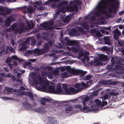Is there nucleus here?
Listing matches in <instances>:
<instances>
[{
	"label": "nucleus",
	"mask_w": 124,
	"mask_h": 124,
	"mask_svg": "<svg viewBox=\"0 0 124 124\" xmlns=\"http://www.w3.org/2000/svg\"><path fill=\"white\" fill-rule=\"evenodd\" d=\"M119 0H101L95 8L88 16H111L110 14L116 13L119 8Z\"/></svg>",
	"instance_id": "obj_1"
},
{
	"label": "nucleus",
	"mask_w": 124,
	"mask_h": 124,
	"mask_svg": "<svg viewBox=\"0 0 124 124\" xmlns=\"http://www.w3.org/2000/svg\"><path fill=\"white\" fill-rule=\"evenodd\" d=\"M79 3L78 1L75 0L71 2L70 4L71 6H68L66 7L63 6V5H66L67 4V1H63L59 4L57 5V7L59 9L60 8V10L58 9L57 11L55 12V13L58 14L61 12L62 14L65 13L66 12V10L68 12H72L75 11L77 12L78 10V6Z\"/></svg>",
	"instance_id": "obj_2"
},
{
	"label": "nucleus",
	"mask_w": 124,
	"mask_h": 124,
	"mask_svg": "<svg viewBox=\"0 0 124 124\" xmlns=\"http://www.w3.org/2000/svg\"><path fill=\"white\" fill-rule=\"evenodd\" d=\"M36 7L35 5H34L33 7L30 6L28 8L25 7L22 8H21L24 14L28 13L30 14H31L35 11Z\"/></svg>",
	"instance_id": "obj_3"
},
{
	"label": "nucleus",
	"mask_w": 124,
	"mask_h": 124,
	"mask_svg": "<svg viewBox=\"0 0 124 124\" xmlns=\"http://www.w3.org/2000/svg\"><path fill=\"white\" fill-rule=\"evenodd\" d=\"M120 65H124V64H122V62L120 61H117L116 63L114 70H120L121 71V72L124 73V68Z\"/></svg>",
	"instance_id": "obj_4"
},
{
	"label": "nucleus",
	"mask_w": 124,
	"mask_h": 124,
	"mask_svg": "<svg viewBox=\"0 0 124 124\" xmlns=\"http://www.w3.org/2000/svg\"><path fill=\"white\" fill-rule=\"evenodd\" d=\"M12 11L11 9L0 7V13L3 15H8Z\"/></svg>",
	"instance_id": "obj_5"
},
{
	"label": "nucleus",
	"mask_w": 124,
	"mask_h": 124,
	"mask_svg": "<svg viewBox=\"0 0 124 124\" xmlns=\"http://www.w3.org/2000/svg\"><path fill=\"white\" fill-rule=\"evenodd\" d=\"M13 16H9L7 17L5 24V25L6 26H9L11 22H13L15 21Z\"/></svg>",
	"instance_id": "obj_6"
},
{
	"label": "nucleus",
	"mask_w": 124,
	"mask_h": 124,
	"mask_svg": "<svg viewBox=\"0 0 124 124\" xmlns=\"http://www.w3.org/2000/svg\"><path fill=\"white\" fill-rule=\"evenodd\" d=\"M73 72H75L74 75H79L83 76H84L86 73V71H84L82 70H72Z\"/></svg>",
	"instance_id": "obj_7"
},
{
	"label": "nucleus",
	"mask_w": 124,
	"mask_h": 124,
	"mask_svg": "<svg viewBox=\"0 0 124 124\" xmlns=\"http://www.w3.org/2000/svg\"><path fill=\"white\" fill-rule=\"evenodd\" d=\"M72 110V107L70 105L67 106L65 108L66 113L69 116H70L73 114Z\"/></svg>",
	"instance_id": "obj_8"
},
{
	"label": "nucleus",
	"mask_w": 124,
	"mask_h": 124,
	"mask_svg": "<svg viewBox=\"0 0 124 124\" xmlns=\"http://www.w3.org/2000/svg\"><path fill=\"white\" fill-rule=\"evenodd\" d=\"M70 89L68 88L65 90V92L68 95H70L71 93H75V92H77L78 90V89L76 90L75 88L73 87H70Z\"/></svg>",
	"instance_id": "obj_9"
},
{
	"label": "nucleus",
	"mask_w": 124,
	"mask_h": 124,
	"mask_svg": "<svg viewBox=\"0 0 124 124\" xmlns=\"http://www.w3.org/2000/svg\"><path fill=\"white\" fill-rule=\"evenodd\" d=\"M48 120L49 124H58L57 120L54 117H48Z\"/></svg>",
	"instance_id": "obj_10"
},
{
	"label": "nucleus",
	"mask_w": 124,
	"mask_h": 124,
	"mask_svg": "<svg viewBox=\"0 0 124 124\" xmlns=\"http://www.w3.org/2000/svg\"><path fill=\"white\" fill-rule=\"evenodd\" d=\"M47 22H45L40 24V26L42 28H44L46 30H49L52 29L53 28V27L48 26Z\"/></svg>",
	"instance_id": "obj_11"
},
{
	"label": "nucleus",
	"mask_w": 124,
	"mask_h": 124,
	"mask_svg": "<svg viewBox=\"0 0 124 124\" xmlns=\"http://www.w3.org/2000/svg\"><path fill=\"white\" fill-rule=\"evenodd\" d=\"M60 18L63 23H69L70 21V18L72 16H66L65 17V16H60Z\"/></svg>",
	"instance_id": "obj_12"
},
{
	"label": "nucleus",
	"mask_w": 124,
	"mask_h": 124,
	"mask_svg": "<svg viewBox=\"0 0 124 124\" xmlns=\"http://www.w3.org/2000/svg\"><path fill=\"white\" fill-rule=\"evenodd\" d=\"M49 48V45H47V44L45 43L44 46L41 49V52L43 54L45 53L48 51Z\"/></svg>",
	"instance_id": "obj_13"
},
{
	"label": "nucleus",
	"mask_w": 124,
	"mask_h": 124,
	"mask_svg": "<svg viewBox=\"0 0 124 124\" xmlns=\"http://www.w3.org/2000/svg\"><path fill=\"white\" fill-rule=\"evenodd\" d=\"M17 24L15 23L12 24L11 26V29L12 31H13L15 34H16L18 33V29L17 28H16L17 27Z\"/></svg>",
	"instance_id": "obj_14"
},
{
	"label": "nucleus",
	"mask_w": 124,
	"mask_h": 124,
	"mask_svg": "<svg viewBox=\"0 0 124 124\" xmlns=\"http://www.w3.org/2000/svg\"><path fill=\"white\" fill-rule=\"evenodd\" d=\"M56 90L55 91V94H63V91L60 85H58L56 87Z\"/></svg>",
	"instance_id": "obj_15"
},
{
	"label": "nucleus",
	"mask_w": 124,
	"mask_h": 124,
	"mask_svg": "<svg viewBox=\"0 0 124 124\" xmlns=\"http://www.w3.org/2000/svg\"><path fill=\"white\" fill-rule=\"evenodd\" d=\"M20 25H21V26H19V29H18V32L19 34L23 32L24 29L25 30L27 29V28L25 27L23 24L22 23L20 24Z\"/></svg>",
	"instance_id": "obj_16"
},
{
	"label": "nucleus",
	"mask_w": 124,
	"mask_h": 124,
	"mask_svg": "<svg viewBox=\"0 0 124 124\" xmlns=\"http://www.w3.org/2000/svg\"><path fill=\"white\" fill-rule=\"evenodd\" d=\"M90 99V98L88 97H85L83 100L82 101V103L83 105H85V104L89 105L90 103L88 101Z\"/></svg>",
	"instance_id": "obj_17"
},
{
	"label": "nucleus",
	"mask_w": 124,
	"mask_h": 124,
	"mask_svg": "<svg viewBox=\"0 0 124 124\" xmlns=\"http://www.w3.org/2000/svg\"><path fill=\"white\" fill-rule=\"evenodd\" d=\"M103 39L105 44L109 45H111V44L110 42V39L108 37L105 36L103 37Z\"/></svg>",
	"instance_id": "obj_18"
},
{
	"label": "nucleus",
	"mask_w": 124,
	"mask_h": 124,
	"mask_svg": "<svg viewBox=\"0 0 124 124\" xmlns=\"http://www.w3.org/2000/svg\"><path fill=\"white\" fill-rule=\"evenodd\" d=\"M81 86L80 84L79 83H77L75 85V87L77 88H78L77 89H75V90H77L78 89V91H77V92H75V93H78L79 92L81 91H82V90L83 89V88L82 87H80Z\"/></svg>",
	"instance_id": "obj_19"
},
{
	"label": "nucleus",
	"mask_w": 124,
	"mask_h": 124,
	"mask_svg": "<svg viewBox=\"0 0 124 124\" xmlns=\"http://www.w3.org/2000/svg\"><path fill=\"white\" fill-rule=\"evenodd\" d=\"M89 105H87V104H85V105H84V107L82 108V111L84 113H86L90 111L89 110V107L87 106H89Z\"/></svg>",
	"instance_id": "obj_20"
},
{
	"label": "nucleus",
	"mask_w": 124,
	"mask_h": 124,
	"mask_svg": "<svg viewBox=\"0 0 124 124\" xmlns=\"http://www.w3.org/2000/svg\"><path fill=\"white\" fill-rule=\"evenodd\" d=\"M23 106L24 108L27 109L30 108L31 107L30 104L26 102H24L23 103Z\"/></svg>",
	"instance_id": "obj_21"
},
{
	"label": "nucleus",
	"mask_w": 124,
	"mask_h": 124,
	"mask_svg": "<svg viewBox=\"0 0 124 124\" xmlns=\"http://www.w3.org/2000/svg\"><path fill=\"white\" fill-rule=\"evenodd\" d=\"M81 25L83 27V28L87 30H88L89 29V26L88 24L86 22H84L81 23Z\"/></svg>",
	"instance_id": "obj_22"
},
{
	"label": "nucleus",
	"mask_w": 124,
	"mask_h": 124,
	"mask_svg": "<svg viewBox=\"0 0 124 124\" xmlns=\"http://www.w3.org/2000/svg\"><path fill=\"white\" fill-rule=\"evenodd\" d=\"M33 52L34 53H38V54L39 55H41L43 54L41 52V49H39L37 48L34 49Z\"/></svg>",
	"instance_id": "obj_23"
},
{
	"label": "nucleus",
	"mask_w": 124,
	"mask_h": 124,
	"mask_svg": "<svg viewBox=\"0 0 124 124\" xmlns=\"http://www.w3.org/2000/svg\"><path fill=\"white\" fill-rule=\"evenodd\" d=\"M66 69L69 72L74 75L75 72H73L72 70H75V69L74 68L71 69V67L70 66H66Z\"/></svg>",
	"instance_id": "obj_24"
},
{
	"label": "nucleus",
	"mask_w": 124,
	"mask_h": 124,
	"mask_svg": "<svg viewBox=\"0 0 124 124\" xmlns=\"http://www.w3.org/2000/svg\"><path fill=\"white\" fill-rule=\"evenodd\" d=\"M48 90L51 93H55V89L54 87L52 85L49 86L48 87Z\"/></svg>",
	"instance_id": "obj_25"
},
{
	"label": "nucleus",
	"mask_w": 124,
	"mask_h": 124,
	"mask_svg": "<svg viewBox=\"0 0 124 124\" xmlns=\"http://www.w3.org/2000/svg\"><path fill=\"white\" fill-rule=\"evenodd\" d=\"M113 33L114 35H118L119 36L121 34V32L118 30V28L115 29L113 31Z\"/></svg>",
	"instance_id": "obj_26"
},
{
	"label": "nucleus",
	"mask_w": 124,
	"mask_h": 124,
	"mask_svg": "<svg viewBox=\"0 0 124 124\" xmlns=\"http://www.w3.org/2000/svg\"><path fill=\"white\" fill-rule=\"evenodd\" d=\"M68 44L69 46L76 45L77 44V43L76 41L70 40Z\"/></svg>",
	"instance_id": "obj_27"
},
{
	"label": "nucleus",
	"mask_w": 124,
	"mask_h": 124,
	"mask_svg": "<svg viewBox=\"0 0 124 124\" xmlns=\"http://www.w3.org/2000/svg\"><path fill=\"white\" fill-rule=\"evenodd\" d=\"M99 57L101 60L103 61H105L107 60V57L103 54L100 55L99 56Z\"/></svg>",
	"instance_id": "obj_28"
},
{
	"label": "nucleus",
	"mask_w": 124,
	"mask_h": 124,
	"mask_svg": "<svg viewBox=\"0 0 124 124\" xmlns=\"http://www.w3.org/2000/svg\"><path fill=\"white\" fill-rule=\"evenodd\" d=\"M8 50H9L10 51H11V52L13 53H14L15 52V50L11 46L9 47L8 46H6V53H7V51Z\"/></svg>",
	"instance_id": "obj_29"
},
{
	"label": "nucleus",
	"mask_w": 124,
	"mask_h": 124,
	"mask_svg": "<svg viewBox=\"0 0 124 124\" xmlns=\"http://www.w3.org/2000/svg\"><path fill=\"white\" fill-rule=\"evenodd\" d=\"M27 94L28 96L31 98V100L32 101H33L34 102V96L32 94V93L28 91L27 92Z\"/></svg>",
	"instance_id": "obj_30"
},
{
	"label": "nucleus",
	"mask_w": 124,
	"mask_h": 124,
	"mask_svg": "<svg viewBox=\"0 0 124 124\" xmlns=\"http://www.w3.org/2000/svg\"><path fill=\"white\" fill-rule=\"evenodd\" d=\"M92 95H91L92 96L91 97L93 98L98 95V91L97 90L93 91L92 93Z\"/></svg>",
	"instance_id": "obj_31"
},
{
	"label": "nucleus",
	"mask_w": 124,
	"mask_h": 124,
	"mask_svg": "<svg viewBox=\"0 0 124 124\" xmlns=\"http://www.w3.org/2000/svg\"><path fill=\"white\" fill-rule=\"evenodd\" d=\"M11 58L13 60H18L19 62H21L22 60L20 59L17 57L16 55H13L11 57Z\"/></svg>",
	"instance_id": "obj_32"
},
{
	"label": "nucleus",
	"mask_w": 124,
	"mask_h": 124,
	"mask_svg": "<svg viewBox=\"0 0 124 124\" xmlns=\"http://www.w3.org/2000/svg\"><path fill=\"white\" fill-rule=\"evenodd\" d=\"M95 102L96 104V105L98 106H100L101 105V102L98 99H96L95 101Z\"/></svg>",
	"instance_id": "obj_33"
},
{
	"label": "nucleus",
	"mask_w": 124,
	"mask_h": 124,
	"mask_svg": "<svg viewBox=\"0 0 124 124\" xmlns=\"http://www.w3.org/2000/svg\"><path fill=\"white\" fill-rule=\"evenodd\" d=\"M31 63L30 62H25L23 64V66L24 68H25L28 65H31Z\"/></svg>",
	"instance_id": "obj_34"
},
{
	"label": "nucleus",
	"mask_w": 124,
	"mask_h": 124,
	"mask_svg": "<svg viewBox=\"0 0 124 124\" xmlns=\"http://www.w3.org/2000/svg\"><path fill=\"white\" fill-rule=\"evenodd\" d=\"M36 77H35L33 78L32 79L35 84V85H37L39 83L38 81L36 79Z\"/></svg>",
	"instance_id": "obj_35"
},
{
	"label": "nucleus",
	"mask_w": 124,
	"mask_h": 124,
	"mask_svg": "<svg viewBox=\"0 0 124 124\" xmlns=\"http://www.w3.org/2000/svg\"><path fill=\"white\" fill-rule=\"evenodd\" d=\"M41 103L43 105H44L46 103V101L45 98H42L41 100Z\"/></svg>",
	"instance_id": "obj_36"
},
{
	"label": "nucleus",
	"mask_w": 124,
	"mask_h": 124,
	"mask_svg": "<svg viewBox=\"0 0 124 124\" xmlns=\"http://www.w3.org/2000/svg\"><path fill=\"white\" fill-rule=\"evenodd\" d=\"M75 108H78L81 111H82V106L80 105H75Z\"/></svg>",
	"instance_id": "obj_37"
},
{
	"label": "nucleus",
	"mask_w": 124,
	"mask_h": 124,
	"mask_svg": "<svg viewBox=\"0 0 124 124\" xmlns=\"http://www.w3.org/2000/svg\"><path fill=\"white\" fill-rule=\"evenodd\" d=\"M62 78H66L68 77V74L67 72H64L62 75Z\"/></svg>",
	"instance_id": "obj_38"
},
{
	"label": "nucleus",
	"mask_w": 124,
	"mask_h": 124,
	"mask_svg": "<svg viewBox=\"0 0 124 124\" xmlns=\"http://www.w3.org/2000/svg\"><path fill=\"white\" fill-rule=\"evenodd\" d=\"M48 72L44 71L41 72L42 76L43 77H45L47 76Z\"/></svg>",
	"instance_id": "obj_39"
},
{
	"label": "nucleus",
	"mask_w": 124,
	"mask_h": 124,
	"mask_svg": "<svg viewBox=\"0 0 124 124\" xmlns=\"http://www.w3.org/2000/svg\"><path fill=\"white\" fill-rule=\"evenodd\" d=\"M77 31V29L75 28H73L71 30V33H72L73 34L76 33Z\"/></svg>",
	"instance_id": "obj_40"
},
{
	"label": "nucleus",
	"mask_w": 124,
	"mask_h": 124,
	"mask_svg": "<svg viewBox=\"0 0 124 124\" xmlns=\"http://www.w3.org/2000/svg\"><path fill=\"white\" fill-rule=\"evenodd\" d=\"M112 65H108L107 66V68H108V70L109 71H111L113 70L112 67Z\"/></svg>",
	"instance_id": "obj_41"
},
{
	"label": "nucleus",
	"mask_w": 124,
	"mask_h": 124,
	"mask_svg": "<svg viewBox=\"0 0 124 124\" xmlns=\"http://www.w3.org/2000/svg\"><path fill=\"white\" fill-rule=\"evenodd\" d=\"M91 78V76L90 75H88L84 78V79L85 80H89Z\"/></svg>",
	"instance_id": "obj_42"
},
{
	"label": "nucleus",
	"mask_w": 124,
	"mask_h": 124,
	"mask_svg": "<svg viewBox=\"0 0 124 124\" xmlns=\"http://www.w3.org/2000/svg\"><path fill=\"white\" fill-rule=\"evenodd\" d=\"M27 24L29 28H33V23H32L31 24L29 23H27Z\"/></svg>",
	"instance_id": "obj_43"
},
{
	"label": "nucleus",
	"mask_w": 124,
	"mask_h": 124,
	"mask_svg": "<svg viewBox=\"0 0 124 124\" xmlns=\"http://www.w3.org/2000/svg\"><path fill=\"white\" fill-rule=\"evenodd\" d=\"M27 44V45L29 44L30 42V38L29 37H28L26 38L25 39V41H24Z\"/></svg>",
	"instance_id": "obj_44"
},
{
	"label": "nucleus",
	"mask_w": 124,
	"mask_h": 124,
	"mask_svg": "<svg viewBox=\"0 0 124 124\" xmlns=\"http://www.w3.org/2000/svg\"><path fill=\"white\" fill-rule=\"evenodd\" d=\"M27 48V46H22L20 48V50L21 51H24L26 50Z\"/></svg>",
	"instance_id": "obj_45"
},
{
	"label": "nucleus",
	"mask_w": 124,
	"mask_h": 124,
	"mask_svg": "<svg viewBox=\"0 0 124 124\" xmlns=\"http://www.w3.org/2000/svg\"><path fill=\"white\" fill-rule=\"evenodd\" d=\"M81 86L84 87H86L87 86V85L86 83H85L84 82H82V83H80Z\"/></svg>",
	"instance_id": "obj_46"
},
{
	"label": "nucleus",
	"mask_w": 124,
	"mask_h": 124,
	"mask_svg": "<svg viewBox=\"0 0 124 124\" xmlns=\"http://www.w3.org/2000/svg\"><path fill=\"white\" fill-rule=\"evenodd\" d=\"M47 23L48 26L49 27V26L52 25L54 23V22L53 21H49L47 22Z\"/></svg>",
	"instance_id": "obj_47"
},
{
	"label": "nucleus",
	"mask_w": 124,
	"mask_h": 124,
	"mask_svg": "<svg viewBox=\"0 0 124 124\" xmlns=\"http://www.w3.org/2000/svg\"><path fill=\"white\" fill-rule=\"evenodd\" d=\"M47 76L49 78L51 79H52L53 77V76L52 74L49 72H48Z\"/></svg>",
	"instance_id": "obj_48"
},
{
	"label": "nucleus",
	"mask_w": 124,
	"mask_h": 124,
	"mask_svg": "<svg viewBox=\"0 0 124 124\" xmlns=\"http://www.w3.org/2000/svg\"><path fill=\"white\" fill-rule=\"evenodd\" d=\"M31 43L32 45H34L36 43V40L34 39H32L31 40Z\"/></svg>",
	"instance_id": "obj_49"
},
{
	"label": "nucleus",
	"mask_w": 124,
	"mask_h": 124,
	"mask_svg": "<svg viewBox=\"0 0 124 124\" xmlns=\"http://www.w3.org/2000/svg\"><path fill=\"white\" fill-rule=\"evenodd\" d=\"M102 49L103 50L108 51V47L106 46H104L102 47Z\"/></svg>",
	"instance_id": "obj_50"
},
{
	"label": "nucleus",
	"mask_w": 124,
	"mask_h": 124,
	"mask_svg": "<svg viewBox=\"0 0 124 124\" xmlns=\"http://www.w3.org/2000/svg\"><path fill=\"white\" fill-rule=\"evenodd\" d=\"M78 30L79 31L81 32H83L84 31V29L80 27H78Z\"/></svg>",
	"instance_id": "obj_51"
},
{
	"label": "nucleus",
	"mask_w": 124,
	"mask_h": 124,
	"mask_svg": "<svg viewBox=\"0 0 124 124\" xmlns=\"http://www.w3.org/2000/svg\"><path fill=\"white\" fill-rule=\"evenodd\" d=\"M6 90L7 92H10L12 91L13 90V88H12L7 87L6 88Z\"/></svg>",
	"instance_id": "obj_52"
},
{
	"label": "nucleus",
	"mask_w": 124,
	"mask_h": 124,
	"mask_svg": "<svg viewBox=\"0 0 124 124\" xmlns=\"http://www.w3.org/2000/svg\"><path fill=\"white\" fill-rule=\"evenodd\" d=\"M96 36L98 37H101V34L100 32L99 31H97L96 32Z\"/></svg>",
	"instance_id": "obj_53"
},
{
	"label": "nucleus",
	"mask_w": 124,
	"mask_h": 124,
	"mask_svg": "<svg viewBox=\"0 0 124 124\" xmlns=\"http://www.w3.org/2000/svg\"><path fill=\"white\" fill-rule=\"evenodd\" d=\"M111 61L112 62L111 65H112V66H113L115 63V61L114 58H112Z\"/></svg>",
	"instance_id": "obj_54"
},
{
	"label": "nucleus",
	"mask_w": 124,
	"mask_h": 124,
	"mask_svg": "<svg viewBox=\"0 0 124 124\" xmlns=\"http://www.w3.org/2000/svg\"><path fill=\"white\" fill-rule=\"evenodd\" d=\"M90 31L91 33H94L96 32V31L95 29H92L90 30Z\"/></svg>",
	"instance_id": "obj_55"
},
{
	"label": "nucleus",
	"mask_w": 124,
	"mask_h": 124,
	"mask_svg": "<svg viewBox=\"0 0 124 124\" xmlns=\"http://www.w3.org/2000/svg\"><path fill=\"white\" fill-rule=\"evenodd\" d=\"M48 45H49L50 46H53V43L51 41H49L48 42L46 43Z\"/></svg>",
	"instance_id": "obj_56"
},
{
	"label": "nucleus",
	"mask_w": 124,
	"mask_h": 124,
	"mask_svg": "<svg viewBox=\"0 0 124 124\" xmlns=\"http://www.w3.org/2000/svg\"><path fill=\"white\" fill-rule=\"evenodd\" d=\"M118 35H114V39L116 41H118L119 39V37Z\"/></svg>",
	"instance_id": "obj_57"
},
{
	"label": "nucleus",
	"mask_w": 124,
	"mask_h": 124,
	"mask_svg": "<svg viewBox=\"0 0 124 124\" xmlns=\"http://www.w3.org/2000/svg\"><path fill=\"white\" fill-rule=\"evenodd\" d=\"M107 101H102L101 103V106H104L105 105H107Z\"/></svg>",
	"instance_id": "obj_58"
},
{
	"label": "nucleus",
	"mask_w": 124,
	"mask_h": 124,
	"mask_svg": "<svg viewBox=\"0 0 124 124\" xmlns=\"http://www.w3.org/2000/svg\"><path fill=\"white\" fill-rule=\"evenodd\" d=\"M11 62V60L10 58H7L5 61L6 63L7 64L10 62Z\"/></svg>",
	"instance_id": "obj_59"
},
{
	"label": "nucleus",
	"mask_w": 124,
	"mask_h": 124,
	"mask_svg": "<svg viewBox=\"0 0 124 124\" xmlns=\"http://www.w3.org/2000/svg\"><path fill=\"white\" fill-rule=\"evenodd\" d=\"M11 80L13 81H15L16 80V78L15 76L13 75H12V76L11 77Z\"/></svg>",
	"instance_id": "obj_60"
},
{
	"label": "nucleus",
	"mask_w": 124,
	"mask_h": 124,
	"mask_svg": "<svg viewBox=\"0 0 124 124\" xmlns=\"http://www.w3.org/2000/svg\"><path fill=\"white\" fill-rule=\"evenodd\" d=\"M73 51L75 53L78 52L79 51V49L76 48H74L73 49Z\"/></svg>",
	"instance_id": "obj_61"
},
{
	"label": "nucleus",
	"mask_w": 124,
	"mask_h": 124,
	"mask_svg": "<svg viewBox=\"0 0 124 124\" xmlns=\"http://www.w3.org/2000/svg\"><path fill=\"white\" fill-rule=\"evenodd\" d=\"M122 21V18L121 17H120L119 18L117 19L116 21V22L117 23H119L121 22V21Z\"/></svg>",
	"instance_id": "obj_62"
},
{
	"label": "nucleus",
	"mask_w": 124,
	"mask_h": 124,
	"mask_svg": "<svg viewBox=\"0 0 124 124\" xmlns=\"http://www.w3.org/2000/svg\"><path fill=\"white\" fill-rule=\"evenodd\" d=\"M95 62L96 63V64L97 66H98L101 63V62L98 60H96Z\"/></svg>",
	"instance_id": "obj_63"
},
{
	"label": "nucleus",
	"mask_w": 124,
	"mask_h": 124,
	"mask_svg": "<svg viewBox=\"0 0 124 124\" xmlns=\"http://www.w3.org/2000/svg\"><path fill=\"white\" fill-rule=\"evenodd\" d=\"M118 14L120 16L124 15V10L119 12Z\"/></svg>",
	"instance_id": "obj_64"
}]
</instances>
